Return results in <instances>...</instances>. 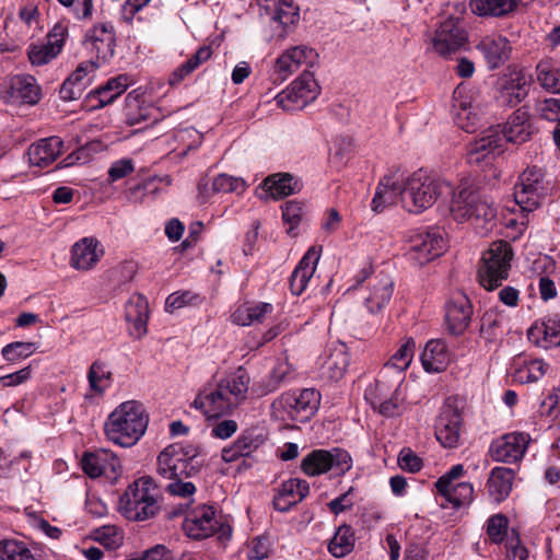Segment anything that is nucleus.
<instances>
[{
  "label": "nucleus",
  "mask_w": 560,
  "mask_h": 560,
  "mask_svg": "<svg viewBox=\"0 0 560 560\" xmlns=\"http://www.w3.org/2000/svg\"><path fill=\"white\" fill-rule=\"evenodd\" d=\"M451 212L457 221H469L481 235L495 226L497 209L492 200L467 183H462L454 194Z\"/></svg>",
  "instance_id": "nucleus-1"
},
{
  "label": "nucleus",
  "mask_w": 560,
  "mask_h": 560,
  "mask_svg": "<svg viewBox=\"0 0 560 560\" xmlns=\"http://www.w3.org/2000/svg\"><path fill=\"white\" fill-rule=\"evenodd\" d=\"M148 423L149 417L140 402L125 401L108 416L107 440L130 447L144 434Z\"/></svg>",
  "instance_id": "nucleus-2"
},
{
  "label": "nucleus",
  "mask_w": 560,
  "mask_h": 560,
  "mask_svg": "<svg viewBox=\"0 0 560 560\" xmlns=\"http://www.w3.org/2000/svg\"><path fill=\"white\" fill-rule=\"evenodd\" d=\"M445 190L451 191L447 183L418 170L404 183L401 205L410 213H421L431 208Z\"/></svg>",
  "instance_id": "nucleus-3"
},
{
  "label": "nucleus",
  "mask_w": 560,
  "mask_h": 560,
  "mask_svg": "<svg viewBox=\"0 0 560 560\" xmlns=\"http://www.w3.org/2000/svg\"><path fill=\"white\" fill-rule=\"evenodd\" d=\"M159 489L150 476L137 479L119 499V512L130 522L153 517L159 511Z\"/></svg>",
  "instance_id": "nucleus-4"
},
{
  "label": "nucleus",
  "mask_w": 560,
  "mask_h": 560,
  "mask_svg": "<svg viewBox=\"0 0 560 560\" xmlns=\"http://www.w3.org/2000/svg\"><path fill=\"white\" fill-rule=\"evenodd\" d=\"M200 448L190 443H174L158 456V472L168 478H190L198 474L201 462Z\"/></svg>",
  "instance_id": "nucleus-5"
},
{
  "label": "nucleus",
  "mask_w": 560,
  "mask_h": 560,
  "mask_svg": "<svg viewBox=\"0 0 560 560\" xmlns=\"http://www.w3.org/2000/svg\"><path fill=\"white\" fill-rule=\"evenodd\" d=\"M512 258L513 250L509 242L501 240L491 243L481 256L478 269L480 284L489 291L500 287L509 277Z\"/></svg>",
  "instance_id": "nucleus-6"
},
{
  "label": "nucleus",
  "mask_w": 560,
  "mask_h": 560,
  "mask_svg": "<svg viewBox=\"0 0 560 560\" xmlns=\"http://www.w3.org/2000/svg\"><path fill=\"white\" fill-rule=\"evenodd\" d=\"M320 394L313 388L283 393L272 402L275 413L282 420L308 421L317 411Z\"/></svg>",
  "instance_id": "nucleus-7"
},
{
  "label": "nucleus",
  "mask_w": 560,
  "mask_h": 560,
  "mask_svg": "<svg viewBox=\"0 0 560 560\" xmlns=\"http://www.w3.org/2000/svg\"><path fill=\"white\" fill-rule=\"evenodd\" d=\"M352 467L350 454L341 448L313 450L301 462V470L308 477H315L335 470L345 475Z\"/></svg>",
  "instance_id": "nucleus-8"
},
{
  "label": "nucleus",
  "mask_w": 560,
  "mask_h": 560,
  "mask_svg": "<svg viewBox=\"0 0 560 560\" xmlns=\"http://www.w3.org/2000/svg\"><path fill=\"white\" fill-rule=\"evenodd\" d=\"M433 50L448 57L463 49L468 43V33L460 16L448 15L440 21L431 39Z\"/></svg>",
  "instance_id": "nucleus-9"
},
{
  "label": "nucleus",
  "mask_w": 560,
  "mask_h": 560,
  "mask_svg": "<svg viewBox=\"0 0 560 560\" xmlns=\"http://www.w3.org/2000/svg\"><path fill=\"white\" fill-rule=\"evenodd\" d=\"M548 187L541 170L536 166L527 167L514 186V199L523 211L532 212L540 205L547 195Z\"/></svg>",
  "instance_id": "nucleus-10"
},
{
  "label": "nucleus",
  "mask_w": 560,
  "mask_h": 560,
  "mask_svg": "<svg viewBox=\"0 0 560 560\" xmlns=\"http://www.w3.org/2000/svg\"><path fill=\"white\" fill-rule=\"evenodd\" d=\"M317 95L318 85L314 75L305 70L288 89L277 95L276 101L284 110H293L303 108Z\"/></svg>",
  "instance_id": "nucleus-11"
},
{
  "label": "nucleus",
  "mask_w": 560,
  "mask_h": 560,
  "mask_svg": "<svg viewBox=\"0 0 560 560\" xmlns=\"http://www.w3.org/2000/svg\"><path fill=\"white\" fill-rule=\"evenodd\" d=\"M445 248V242L439 229L421 230L409 237L408 255L419 265L439 257Z\"/></svg>",
  "instance_id": "nucleus-12"
},
{
  "label": "nucleus",
  "mask_w": 560,
  "mask_h": 560,
  "mask_svg": "<svg viewBox=\"0 0 560 560\" xmlns=\"http://www.w3.org/2000/svg\"><path fill=\"white\" fill-rule=\"evenodd\" d=\"M503 152L504 141L499 126L489 127L482 131L480 138L470 144L467 160L469 164L474 165L482 163L490 165Z\"/></svg>",
  "instance_id": "nucleus-13"
},
{
  "label": "nucleus",
  "mask_w": 560,
  "mask_h": 560,
  "mask_svg": "<svg viewBox=\"0 0 560 560\" xmlns=\"http://www.w3.org/2000/svg\"><path fill=\"white\" fill-rule=\"evenodd\" d=\"M258 4L261 15L269 18L272 28L280 30V38H284L300 19L299 8L292 0H258Z\"/></svg>",
  "instance_id": "nucleus-14"
},
{
  "label": "nucleus",
  "mask_w": 560,
  "mask_h": 560,
  "mask_svg": "<svg viewBox=\"0 0 560 560\" xmlns=\"http://www.w3.org/2000/svg\"><path fill=\"white\" fill-rule=\"evenodd\" d=\"M317 58V52L305 45L291 47L277 58L272 68L273 80L283 82L302 66L312 67Z\"/></svg>",
  "instance_id": "nucleus-15"
},
{
  "label": "nucleus",
  "mask_w": 560,
  "mask_h": 560,
  "mask_svg": "<svg viewBox=\"0 0 560 560\" xmlns=\"http://www.w3.org/2000/svg\"><path fill=\"white\" fill-rule=\"evenodd\" d=\"M529 442L527 433H506L491 442L489 454L494 462L514 464L523 458Z\"/></svg>",
  "instance_id": "nucleus-16"
},
{
  "label": "nucleus",
  "mask_w": 560,
  "mask_h": 560,
  "mask_svg": "<svg viewBox=\"0 0 560 560\" xmlns=\"http://www.w3.org/2000/svg\"><path fill=\"white\" fill-rule=\"evenodd\" d=\"M462 415L454 400L448 398L444 402L435 421L436 440L444 447H456L460 436Z\"/></svg>",
  "instance_id": "nucleus-17"
},
{
  "label": "nucleus",
  "mask_w": 560,
  "mask_h": 560,
  "mask_svg": "<svg viewBox=\"0 0 560 560\" xmlns=\"http://www.w3.org/2000/svg\"><path fill=\"white\" fill-rule=\"evenodd\" d=\"M472 306L469 299L462 293L454 295L446 304L445 323L450 334L462 335L469 326Z\"/></svg>",
  "instance_id": "nucleus-18"
},
{
  "label": "nucleus",
  "mask_w": 560,
  "mask_h": 560,
  "mask_svg": "<svg viewBox=\"0 0 560 560\" xmlns=\"http://www.w3.org/2000/svg\"><path fill=\"white\" fill-rule=\"evenodd\" d=\"M125 319L128 331L133 338L140 339L148 332L149 304L142 294H132L125 304Z\"/></svg>",
  "instance_id": "nucleus-19"
},
{
  "label": "nucleus",
  "mask_w": 560,
  "mask_h": 560,
  "mask_svg": "<svg viewBox=\"0 0 560 560\" xmlns=\"http://www.w3.org/2000/svg\"><path fill=\"white\" fill-rule=\"evenodd\" d=\"M100 67L101 62H96L94 60L82 62L62 83L59 91L61 100L67 102L78 100Z\"/></svg>",
  "instance_id": "nucleus-20"
},
{
  "label": "nucleus",
  "mask_w": 560,
  "mask_h": 560,
  "mask_svg": "<svg viewBox=\"0 0 560 560\" xmlns=\"http://www.w3.org/2000/svg\"><path fill=\"white\" fill-rule=\"evenodd\" d=\"M322 246H311L290 277V289L294 295L302 294L313 277L322 254Z\"/></svg>",
  "instance_id": "nucleus-21"
},
{
  "label": "nucleus",
  "mask_w": 560,
  "mask_h": 560,
  "mask_svg": "<svg viewBox=\"0 0 560 560\" xmlns=\"http://www.w3.org/2000/svg\"><path fill=\"white\" fill-rule=\"evenodd\" d=\"M530 77L523 70L513 71L502 80L499 101L506 106L514 107L528 94Z\"/></svg>",
  "instance_id": "nucleus-22"
},
{
  "label": "nucleus",
  "mask_w": 560,
  "mask_h": 560,
  "mask_svg": "<svg viewBox=\"0 0 560 560\" xmlns=\"http://www.w3.org/2000/svg\"><path fill=\"white\" fill-rule=\"evenodd\" d=\"M192 405L196 408L203 409L205 413H213L214 416L226 413L237 407L219 384L206 387L199 393Z\"/></svg>",
  "instance_id": "nucleus-23"
},
{
  "label": "nucleus",
  "mask_w": 560,
  "mask_h": 560,
  "mask_svg": "<svg viewBox=\"0 0 560 560\" xmlns=\"http://www.w3.org/2000/svg\"><path fill=\"white\" fill-rule=\"evenodd\" d=\"M63 150L65 143L57 136L39 139L28 148V161L34 166L46 167L55 162Z\"/></svg>",
  "instance_id": "nucleus-24"
},
{
  "label": "nucleus",
  "mask_w": 560,
  "mask_h": 560,
  "mask_svg": "<svg viewBox=\"0 0 560 560\" xmlns=\"http://www.w3.org/2000/svg\"><path fill=\"white\" fill-rule=\"evenodd\" d=\"M404 183V180L399 179L397 173L385 175L376 187L375 195L371 202L372 210L381 212L387 206L396 203L398 199L401 201Z\"/></svg>",
  "instance_id": "nucleus-25"
},
{
  "label": "nucleus",
  "mask_w": 560,
  "mask_h": 560,
  "mask_svg": "<svg viewBox=\"0 0 560 560\" xmlns=\"http://www.w3.org/2000/svg\"><path fill=\"white\" fill-rule=\"evenodd\" d=\"M40 98V89L32 75H16L11 80L5 100L11 104H36Z\"/></svg>",
  "instance_id": "nucleus-26"
},
{
  "label": "nucleus",
  "mask_w": 560,
  "mask_h": 560,
  "mask_svg": "<svg viewBox=\"0 0 560 560\" xmlns=\"http://www.w3.org/2000/svg\"><path fill=\"white\" fill-rule=\"evenodd\" d=\"M477 49L483 55L490 69L499 68L510 57L511 46L509 40L501 35L483 37L477 45Z\"/></svg>",
  "instance_id": "nucleus-27"
},
{
  "label": "nucleus",
  "mask_w": 560,
  "mask_h": 560,
  "mask_svg": "<svg viewBox=\"0 0 560 560\" xmlns=\"http://www.w3.org/2000/svg\"><path fill=\"white\" fill-rule=\"evenodd\" d=\"M451 362V354L445 341L441 339L429 340L421 353V363L425 372L440 373L446 370Z\"/></svg>",
  "instance_id": "nucleus-28"
},
{
  "label": "nucleus",
  "mask_w": 560,
  "mask_h": 560,
  "mask_svg": "<svg viewBox=\"0 0 560 560\" xmlns=\"http://www.w3.org/2000/svg\"><path fill=\"white\" fill-rule=\"evenodd\" d=\"M261 187L269 197L277 200L299 192L302 184L290 173H276L267 176Z\"/></svg>",
  "instance_id": "nucleus-29"
},
{
  "label": "nucleus",
  "mask_w": 560,
  "mask_h": 560,
  "mask_svg": "<svg viewBox=\"0 0 560 560\" xmlns=\"http://www.w3.org/2000/svg\"><path fill=\"white\" fill-rule=\"evenodd\" d=\"M97 241L93 237H84L72 246L70 266L77 270H89L100 260L96 250Z\"/></svg>",
  "instance_id": "nucleus-30"
},
{
  "label": "nucleus",
  "mask_w": 560,
  "mask_h": 560,
  "mask_svg": "<svg viewBox=\"0 0 560 560\" xmlns=\"http://www.w3.org/2000/svg\"><path fill=\"white\" fill-rule=\"evenodd\" d=\"M532 125L528 114L524 109L515 110L508 119L503 129V141L521 144L527 141L532 136Z\"/></svg>",
  "instance_id": "nucleus-31"
},
{
  "label": "nucleus",
  "mask_w": 560,
  "mask_h": 560,
  "mask_svg": "<svg viewBox=\"0 0 560 560\" xmlns=\"http://www.w3.org/2000/svg\"><path fill=\"white\" fill-rule=\"evenodd\" d=\"M515 472L508 467H494L489 475L487 487L489 495L498 503L505 500L513 488Z\"/></svg>",
  "instance_id": "nucleus-32"
},
{
  "label": "nucleus",
  "mask_w": 560,
  "mask_h": 560,
  "mask_svg": "<svg viewBox=\"0 0 560 560\" xmlns=\"http://www.w3.org/2000/svg\"><path fill=\"white\" fill-rule=\"evenodd\" d=\"M394 282L388 275L380 273L373 279L369 296L365 299L370 313L380 312L390 300Z\"/></svg>",
  "instance_id": "nucleus-33"
},
{
  "label": "nucleus",
  "mask_w": 560,
  "mask_h": 560,
  "mask_svg": "<svg viewBox=\"0 0 560 560\" xmlns=\"http://www.w3.org/2000/svg\"><path fill=\"white\" fill-rule=\"evenodd\" d=\"M349 364V358L343 345L335 347L320 363V375L329 381L340 380Z\"/></svg>",
  "instance_id": "nucleus-34"
},
{
  "label": "nucleus",
  "mask_w": 560,
  "mask_h": 560,
  "mask_svg": "<svg viewBox=\"0 0 560 560\" xmlns=\"http://www.w3.org/2000/svg\"><path fill=\"white\" fill-rule=\"evenodd\" d=\"M517 0H470L474 14L482 18H503L516 10Z\"/></svg>",
  "instance_id": "nucleus-35"
},
{
  "label": "nucleus",
  "mask_w": 560,
  "mask_h": 560,
  "mask_svg": "<svg viewBox=\"0 0 560 560\" xmlns=\"http://www.w3.org/2000/svg\"><path fill=\"white\" fill-rule=\"evenodd\" d=\"M509 527H487V533L492 542L500 544L504 539L505 548L509 553L520 560H525L528 557V550L521 544L520 535L514 527L511 528L509 536Z\"/></svg>",
  "instance_id": "nucleus-36"
},
{
  "label": "nucleus",
  "mask_w": 560,
  "mask_h": 560,
  "mask_svg": "<svg viewBox=\"0 0 560 560\" xmlns=\"http://www.w3.org/2000/svg\"><path fill=\"white\" fill-rule=\"evenodd\" d=\"M528 337L542 348L560 347V318L549 317L541 327L530 328Z\"/></svg>",
  "instance_id": "nucleus-37"
},
{
  "label": "nucleus",
  "mask_w": 560,
  "mask_h": 560,
  "mask_svg": "<svg viewBox=\"0 0 560 560\" xmlns=\"http://www.w3.org/2000/svg\"><path fill=\"white\" fill-rule=\"evenodd\" d=\"M273 311L270 303L259 302L238 307L232 315L233 322L242 326H250L262 323Z\"/></svg>",
  "instance_id": "nucleus-38"
},
{
  "label": "nucleus",
  "mask_w": 560,
  "mask_h": 560,
  "mask_svg": "<svg viewBox=\"0 0 560 560\" xmlns=\"http://www.w3.org/2000/svg\"><path fill=\"white\" fill-rule=\"evenodd\" d=\"M218 384L222 387V390H224L225 394L235 402V405L238 406L241 401L246 397L249 377L243 370H238L237 372L222 378Z\"/></svg>",
  "instance_id": "nucleus-39"
},
{
  "label": "nucleus",
  "mask_w": 560,
  "mask_h": 560,
  "mask_svg": "<svg viewBox=\"0 0 560 560\" xmlns=\"http://www.w3.org/2000/svg\"><path fill=\"white\" fill-rule=\"evenodd\" d=\"M537 81L549 93H560V70L551 59H542L536 66Z\"/></svg>",
  "instance_id": "nucleus-40"
},
{
  "label": "nucleus",
  "mask_w": 560,
  "mask_h": 560,
  "mask_svg": "<svg viewBox=\"0 0 560 560\" xmlns=\"http://www.w3.org/2000/svg\"><path fill=\"white\" fill-rule=\"evenodd\" d=\"M547 366L542 360L525 361L514 370L512 380L518 384L535 383L546 374Z\"/></svg>",
  "instance_id": "nucleus-41"
},
{
  "label": "nucleus",
  "mask_w": 560,
  "mask_h": 560,
  "mask_svg": "<svg viewBox=\"0 0 560 560\" xmlns=\"http://www.w3.org/2000/svg\"><path fill=\"white\" fill-rule=\"evenodd\" d=\"M354 544L355 537L352 527H337L329 541L328 550L334 557L342 558L353 550Z\"/></svg>",
  "instance_id": "nucleus-42"
},
{
  "label": "nucleus",
  "mask_w": 560,
  "mask_h": 560,
  "mask_svg": "<svg viewBox=\"0 0 560 560\" xmlns=\"http://www.w3.org/2000/svg\"><path fill=\"white\" fill-rule=\"evenodd\" d=\"M504 316L494 312H486L480 320V337L492 342L503 335Z\"/></svg>",
  "instance_id": "nucleus-43"
},
{
  "label": "nucleus",
  "mask_w": 560,
  "mask_h": 560,
  "mask_svg": "<svg viewBox=\"0 0 560 560\" xmlns=\"http://www.w3.org/2000/svg\"><path fill=\"white\" fill-rule=\"evenodd\" d=\"M415 347V341L412 339H408L385 364L384 372L390 369L397 370L398 382L400 383L402 381V371H405L411 363Z\"/></svg>",
  "instance_id": "nucleus-44"
},
{
  "label": "nucleus",
  "mask_w": 560,
  "mask_h": 560,
  "mask_svg": "<svg viewBox=\"0 0 560 560\" xmlns=\"http://www.w3.org/2000/svg\"><path fill=\"white\" fill-rule=\"evenodd\" d=\"M149 110L148 106L141 104L140 94L137 91L126 96L125 117L128 125L133 126L148 120Z\"/></svg>",
  "instance_id": "nucleus-45"
},
{
  "label": "nucleus",
  "mask_w": 560,
  "mask_h": 560,
  "mask_svg": "<svg viewBox=\"0 0 560 560\" xmlns=\"http://www.w3.org/2000/svg\"><path fill=\"white\" fill-rule=\"evenodd\" d=\"M439 493L445 497V499L455 508H459L472 500L474 488L471 483L459 482L455 486L452 485L448 487L447 491H439Z\"/></svg>",
  "instance_id": "nucleus-46"
},
{
  "label": "nucleus",
  "mask_w": 560,
  "mask_h": 560,
  "mask_svg": "<svg viewBox=\"0 0 560 560\" xmlns=\"http://www.w3.org/2000/svg\"><path fill=\"white\" fill-rule=\"evenodd\" d=\"M279 490L295 505L308 494L310 485L305 480L291 478L284 481Z\"/></svg>",
  "instance_id": "nucleus-47"
},
{
  "label": "nucleus",
  "mask_w": 560,
  "mask_h": 560,
  "mask_svg": "<svg viewBox=\"0 0 560 560\" xmlns=\"http://www.w3.org/2000/svg\"><path fill=\"white\" fill-rule=\"evenodd\" d=\"M245 182L240 177L219 174L212 179L211 190L217 194L242 192L245 190Z\"/></svg>",
  "instance_id": "nucleus-48"
},
{
  "label": "nucleus",
  "mask_w": 560,
  "mask_h": 560,
  "mask_svg": "<svg viewBox=\"0 0 560 560\" xmlns=\"http://www.w3.org/2000/svg\"><path fill=\"white\" fill-rule=\"evenodd\" d=\"M34 351V342L15 341L4 346L1 350V354L5 361L18 362L31 357Z\"/></svg>",
  "instance_id": "nucleus-49"
},
{
  "label": "nucleus",
  "mask_w": 560,
  "mask_h": 560,
  "mask_svg": "<svg viewBox=\"0 0 560 560\" xmlns=\"http://www.w3.org/2000/svg\"><path fill=\"white\" fill-rule=\"evenodd\" d=\"M105 451L101 450L100 452H85L81 458V467L83 471L90 478H98L104 472V459L102 454Z\"/></svg>",
  "instance_id": "nucleus-50"
},
{
  "label": "nucleus",
  "mask_w": 560,
  "mask_h": 560,
  "mask_svg": "<svg viewBox=\"0 0 560 560\" xmlns=\"http://www.w3.org/2000/svg\"><path fill=\"white\" fill-rule=\"evenodd\" d=\"M265 442V438L261 433H257L256 430L250 429L244 431L235 441L236 448L238 447L241 453L248 456Z\"/></svg>",
  "instance_id": "nucleus-51"
},
{
  "label": "nucleus",
  "mask_w": 560,
  "mask_h": 560,
  "mask_svg": "<svg viewBox=\"0 0 560 560\" xmlns=\"http://www.w3.org/2000/svg\"><path fill=\"white\" fill-rule=\"evenodd\" d=\"M59 50L49 43L42 45H32L28 49V58L32 65L43 66L59 55Z\"/></svg>",
  "instance_id": "nucleus-52"
},
{
  "label": "nucleus",
  "mask_w": 560,
  "mask_h": 560,
  "mask_svg": "<svg viewBox=\"0 0 560 560\" xmlns=\"http://www.w3.org/2000/svg\"><path fill=\"white\" fill-rule=\"evenodd\" d=\"M199 301V295L191 291H177L170 294L165 301V311L174 313L186 305L195 304Z\"/></svg>",
  "instance_id": "nucleus-53"
},
{
  "label": "nucleus",
  "mask_w": 560,
  "mask_h": 560,
  "mask_svg": "<svg viewBox=\"0 0 560 560\" xmlns=\"http://www.w3.org/2000/svg\"><path fill=\"white\" fill-rule=\"evenodd\" d=\"M215 521V525H225L223 522L215 520V510L212 505L201 504L189 511L186 515V521L192 525H202V523H210Z\"/></svg>",
  "instance_id": "nucleus-54"
},
{
  "label": "nucleus",
  "mask_w": 560,
  "mask_h": 560,
  "mask_svg": "<svg viewBox=\"0 0 560 560\" xmlns=\"http://www.w3.org/2000/svg\"><path fill=\"white\" fill-rule=\"evenodd\" d=\"M105 38V23H101L95 25L93 28L89 30L85 39L84 46L91 52L96 54V62H100V52L102 45Z\"/></svg>",
  "instance_id": "nucleus-55"
},
{
  "label": "nucleus",
  "mask_w": 560,
  "mask_h": 560,
  "mask_svg": "<svg viewBox=\"0 0 560 560\" xmlns=\"http://www.w3.org/2000/svg\"><path fill=\"white\" fill-rule=\"evenodd\" d=\"M480 120L479 114L472 106H463L456 115V122L458 127L467 132H474Z\"/></svg>",
  "instance_id": "nucleus-56"
},
{
  "label": "nucleus",
  "mask_w": 560,
  "mask_h": 560,
  "mask_svg": "<svg viewBox=\"0 0 560 560\" xmlns=\"http://www.w3.org/2000/svg\"><path fill=\"white\" fill-rule=\"evenodd\" d=\"M398 465L402 470L418 472L423 466L422 459L409 447H405L398 455Z\"/></svg>",
  "instance_id": "nucleus-57"
},
{
  "label": "nucleus",
  "mask_w": 560,
  "mask_h": 560,
  "mask_svg": "<svg viewBox=\"0 0 560 560\" xmlns=\"http://www.w3.org/2000/svg\"><path fill=\"white\" fill-rule=\"evenodd\" d=\"M404 398L400 396L399 386H397L394 393L387 396L376 409L381 415L385 417H394L400 413V407Z\"/></svg>",
  "instance_id": "nucleus-58"
},
{
  "label": "nucleus",
  "mask_w": 560,
  "mask_h": 560,
  "mask_svg": "<svg viewBox=\"0 0 560 560\" xmlns=\"http://www.w3.org/2000/svg\"><path fill=\"white\" fill-rule=\"evenodd\" d=\"M290 372L291 365L287 360L277 362L269 375L267 392L276 390L285 381Z\"/></svg>",
  "instance_id": "nucleus-59"
},
{
  "label": "nucleus",
  "mask_w": 560,
  "mask_h": 560,
  "mask_svg": "<svg viewBox=\"0 0 560 560\" xmlns=\"http://www.w3.org/2000/svg\"><path fill=\"white\" fill-rule=\"evenodd\" d=\"M131 84L132 80L128 74H118L117 77L107 80V94L113 92V94L107 96V105L113 103Z\"/></svg>",
  "instance_id": "nucleus-60"
},
{
  "label": "nucleus",
  "mask_w": 560,
  "mask_h": 560,
  "mask_svg": "<svg viewBox=\"0 0 560 560\" xmlns=\"http://www.w3.org/2000/svg\"><path fill=\"white\" fill-rule=\"evenodd\" d=\"M388 390L384 382L376 381L375 385H370L364 393L365 400L376 410L381 402L388 396Z\"/></svg>",
  "instance_id": "nucleus-61"
},
{
  "label": "nucleus",
  "mask_w": 560,
  "mask_h": 560,
  "mask_svg": "<svg viewBox=\"0 0 560 560\" xmlns=\"http://www.w3.org/2000/svg\"><path fill=\"white\" fill-rule=\"evenodd\" d=\"M281 209L284 222L291 224V228L300 223L303 212V205L300 201L289 200L282 205Z\"/></svg>",
  "instance_id": "nucleus-62"
},
{
  "label": "nucleus",
  "mask_w": 560,
  "mask_h": 560,
  "mask_svg": "<svg viewBox=\"0 0 560 560\" xmlns=\"http://www.w3.org/2000/svg\"><path fill=\"white\" fill-rule=\"evenodd\" d=\"M538 110L544 119L560 124V100L546 98L539 103Z\"/></svg>",
  "instance_id": "nucleus-63"
},
{
  "label": "nucleus",
  "mask_w": 560,
  "mask_h": 560,
  "mask_svg": "<svg viewBox=\"0 0 560 560\" xmlns=\"http://www.w3.org/2000/svg\"><path fill=\"white\" fill-rule=\"evenodd\" d=\"M271 540L268 535L257 536L252 540L250 558L256 560L265 559L271 551Z\"/></svg>",
  "instance_id": "nucleus-64"
}]
</instances>
